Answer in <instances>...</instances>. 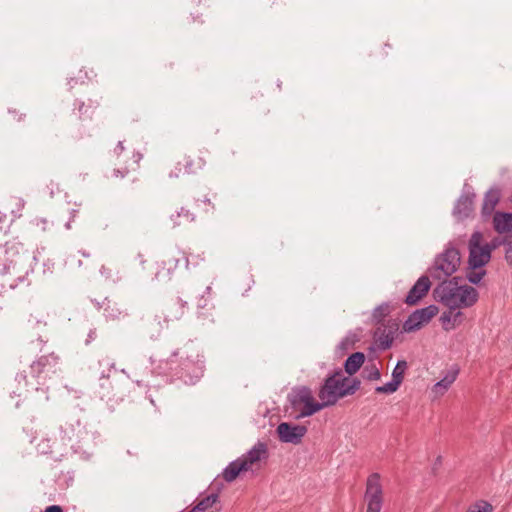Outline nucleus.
Returning a JSON list of instances; mask_svg holds the SVG:
<instances>
[{
  "label": "nucleus",
  "mask_w": 512,
  "mask_h": 512,
  "mask_svg": "<svg viewBox=\"0 0 512 512\" xmlns=\"http://www.w3.org/2000/svg\"><path fill=\"white\" fill-rule=\"evenodd\" d=\"M360 387V381L346 376L341 369L329 376L319 390L318 396L324 405L332 406L339 399L353 395Z\"/></svg>",
  "instance_id": "1"
},
{
  "label": "nucleus",
  "mask_w": 512,
  "mask_h": 512,
  "mask_svg": "<svg viewBox=\"0 0 512 512\" xmlns=\"http://www.w3.org/2000/svg\"><path fill=\"white\" fill-rule=\"evenodd\" d=\"M441 302L448 308L470 307L476 303L478 292L468 285H457L453 281H443L436 289Z\"/></svg>",
  "instance_id": "2"
},
{
  "label": "nucleus",
  "mask_w": 512,
  "mask_h": 512,
  "mask_svg": "<svg viewBox=\"0 0 512 512\" xmlns=\"http://www.w3.org/2000/svg\"><path fill=\"white\" fill-rule=\"evenodd\" d=\"M461 262L460 253L454 247L448 246L443 253L438 255L433 266L429 269L432 278L446 281V278L454 274Z\"/></svg>",
  "instance_id": "3"
},
{
  "label": "nucleus",
  "mask_w": 512,
  "mask_h": 512,
  "mask_svg": "<svg viewBox=\"0 0 512 512\" xmlns=\"http://www.w3.org/2000/svg\"><path fill=\"white\" fill-rule=\"evenodd\" d=\"M469 268H483L491 259L492 250L495 249V245L490 246L483 244V235L479 231H475L468 243Z\"/></svg>",
  "instance_id": "4"
},
{
  "label": "nucleus",
  "mask_w": 512,
  "mask_h": 512,
  "mask_svg": "<svg viewBox=\"0 0 512 512\" xmlns=\"http://www.w3.org/2000/svg\"><path fill=\"white\" fill-rule=\"evenodd\" d=\"M291 402L293 407L299 411V414L296 416L297 419L311 416L328 406L324 405L323 401L317 402L312 391L307 387L297 389Z\"/></svg>",
  "instance_id": "5"
},
{
  "label": "nucleus",
  "mask_w": 512,
  "mask_h": 512,
  "mask_svg": "<svg viewBox=\"0 0 512 512\" xmlns=\"http://www.w3.org/2000/svg\"><path fill=\"white\" fill-rule=\"evenodd\" d=\"M366 512H380L383 506V489L378 473L371 474L366 481L364 493Z\"/></svg>",
  "instance_id": "6"
},
{
  "label": "nucleus",
  "mask_w": 512,
  "mask_h": 512,
  "mask_svg": "<svg viewBox=\"0 0 512 512\" xmlns=\"http://www.w3.org/2000/svg\"><path fill=\"white\" fill-rule=\"evenodd\" d=\"M26 278L20 273L13 261L0 264V294L15 289L19 284H25Z\"/></svg>",
  "instance_id": "7"
},
{
  "label": "nucleus",
  "mask_w": 512,
  "mask_h": 512,
  "mask_svg": "<svg viewBox=\"0 0 512 512\" xmlns=\"http://www.w3.org/2000/svg\"><path fill=\"white\" fill-rule=\"evenodd\" d=\"M182 370L185 375H182L184 382L187 384H194L198 381L204 372V360L200 358L198 353L187 355L185 359L181 360Z\"/></svg>",
  "instance_id": "8"
},
{
  "label": "nucleus",
  "mask_w": 512,
  "mask_h": 512,
  "mask_svg": "<svg viewBox=\"0 0 512 512\" xmlns=\"http://www.w3.org/2000/svg\"><path fill=\"white\" fill-rule=\"evenodd\" d=\"M437 312L438 308L435 305L414 311L403 323L404 332L409 333L419 330L422 326L429 323Z\"/></svg>",
  "instance_id": "9"
},
{
  "label": "nucleus",
  "mask_w": 512,
  "mask_h": 512,
  "mask_svg": "<svg viewBox=\"0 0 512 512\" xmlns=\"http://www.w3.org/2000/svg\"><path fill=\"white\" fill-rule=\"evenodd\" d=\"M276 432L281 442L297 445L307 433V428L303 425L282 422L277 426Z\"/></svg>",
  "instance_id": "10"
},
{
  "label": "nucleus",
  "mask_w": 512,
  "mask_h": 512,
  "mask_svg": "<svg viewBox=\"0 0 512 512\" xmlns=\"http://www.w3.org/2000/svg\"><path fill=\"white\" fill-rule=\"evenodd\" d=\"M268 448L266 443L257 442L246 454L240 457L242 463H245L247 471H253L259 468V463L268 458Z\"/></svg>",
  "instance_id": "11"
},
{
  "label": "nucleus",
  "mask_w": 512,
  "mask_h": 512,
  "mask_svg": "<svg viewBox=\"0 0 512 512\" xmlns=\"http://www.w3.org/2000/svg\"><path fill=\"white\" fill-rule=\"evenodd\" d=\"M398 331V325L395 322L381 324L374 332V340L380 350H386L391 347L395 334Z\"/></svg>",
  "instance_id": "12"
},
{
  "label": "nucleus",
  "mask_w": 512,
  "mask_h": 512,
  "mask_svg": "<svg viewBox=\"0 0 512 512\" xmlns=\"http://www.w3.org/2000/svg\"><path fill=\"white\" fill-rule=\"evenodd\" d=\"M407 369V362L399 360L392 371V379L382 386H377L375 391L381 394H392L398 390L404 379V374Z\"/></svg>",
  "instance_id": "13"
},
{
  "label": "nucleus",
  "mask_w": 512,
  "mask_h": 512,
  "mask_svg": "<svg viewBox=\"0 0 512 512\" xmlns=\"http://www.w3.org/2000/svg\"><path fill=\"white\" fill-rule=\"evenodd\" d=\"M459 374V368L454 366L450 368L445 375L437 381L430 389V395L432 400H437L444 396L450 389L452 384L456 381Z\"/></svg>",
  "instance_id": "14"
},
{
  "label": "nucleus",
  "mask_w": 512,
  "mask_h": 512,
  "mask_svg": "<svg viewBox=\"0 0 512 512\" xmlns=\"http://www.w3.org/2000/svg\"><path fill=\"white\" fill-rule=\"evenodd\" d=\"M57 365L58 357L54 353L44 355L31 364V373L36 378H39L42 374L47 376L56 372Z\"/></svg>",
  "instance_id": "15"
},
{
  "label": "nucleus",
  "mask_w": 512,
  "mask_h": 512,
  "mask_svg": "<svg viewBox=\"0 0 512 512\" xmlns=\"http://www.w3.org/2000/svg\"><path fill=\"white\" fill-rule=\"evenodd\" d=\"M430 289V281L427 276H421L408 292L405 302L408 305L416 304Z\"/></svg>",
  "instance_id": "16"
},
{
  "label": "nucleus",
  "mask_w": 512,
  "mask_h": 512,
  "mask_svg": "<svg viewBox=\"0 0 512 512\" xmlns=\"http://www.w3.org/2000/svg\"><path fill=\"white\" fill-rule=\"evenodd\" d=\"M187 310V302L181 298H176L167 304L164 312L165 321H174L181 319Z\"/></svg>",
  "instance_id": "17"
},
{
  "label": "nucleus",
  "mask_w": 512,
  "mask_h": 512,
  "mask_svg": "<svg viewBox=\"0 0 512 512\" xmlns=\"http://www.w3.org/2000/svg\"><path fill=\"white\" fill-rule=\"evenodd\" d=\"M473 194H462L453 209V215L458 219L467 218L473 210Z\"/></svg>",
  "instance_id": "18"
},
{
  "label": "nucleus",
  "mask_w": 512,
  "mask_h": 512,
  "mask_svg": "<svg viewBox=\"0 0 512 512\" xmlns=\"http://www.w3.org/2000/svg\"><path fill=\"white\" fill-rule=\"evenodd\" d=\"M493 226L500 234L512 233V213H495L493 217Z\"/></svg>",
  "instance_id": "19"
},
{
  "label": "nucleus",
  "mask_w": 512,
  "mask_h": 512,
  "mask_svg": "<svg viewBox=\"0 0 512 512\" xmlns=\"http://www.w3.org/2000/svg\"><path fill=\"white\" fill-rule=\"evenodd\" d=\"M458 309L459 308H449L448 311L441 315L440 320L444 330H452L461 323L462 313Z\"/></svg>",
  "instance_id": "20"
},
{
  "label": "nucleus",
  "mask_w": 512,
  "mask_h": 512,
  "mask_svg": "<svg viewBox=\"0 0 512 512\" xmlns=\"http://www.w3.org/2000/svg\"><path fill=\"white\" fill-rule=\"evenodd\" d=\"M196 512H219L218 494L211 493L202 498L193 508Z\"/></svg>",
  "instance_id": "21"
},
{
  "label": "nucleus",
  "mask_w": 512,
  "mask_h": 512,
  "mask_svg": "<svg viewBox=\"0 0 512 512\" xmlns=\"http://www.w3.org/2000/svg\"><path fill=\"white\" fill-rule=\"evenodd\" d=\"M246 464L242 463L240 458L232 461L224 470H223V478L227 482L234 481L241 472H247Z\"/></svg>",
  "instance_id": "22"
},
{
  "label": "nucleus",
  "mask_w": 512,
  "mask_h": 512,
  "mask_svg": "<svg viewBox=\"0 0 512 512\" xmlns=\"http://www.w3.org/2000/svg\"><path fill=\"white\" fill-rule=\"evenodd\" d=\"M500 193L497 189H490L484 197L482 213L489 216L494 211L497 203L499 202Z\"/></svg>",
  "instance_id": "23"
},
{
  "label": "nucleus",
  "mask_w": 512,
  "mask_h": 512,
  "mask_svg": "<svg viewBox=\"0 0 512 512\" xmlns=\"http://www.w3.org/2000/svg\"><path fill=\"white\" fill-rule=\"evenodd\" d=\"M364 360L365 356L362 352L353 353L346 359L344 368L349 377L360 369Z\"/></svg>",
  "instance_id": "24"
},
{
  "label": "nucleus",
  "mask_w": 512,
  "mask_h": 512,
  "mask_svg": "<svg viewBox=\"0 0 512 512\" xmlns=\"http://www.w3.org/2000/svg\"><path fill=\"white\" fill-rule=\"evenodd\" d=\"M126 315H127V313H125L123 310H121L116 304H113V305L108 304L104 308V316L110 320L119 319L121 316H126Z\"/></svg>",
  "instance_id": "25"
},
{
  "label": "nucleus",
  "mask_w": 512,
  "mask_h": 512,
  "mask_svg": "<svg viewBox=\"0 0 512 512\" xmlns=\"http://www.w3.org/2000/svg\"><path fill=\"white\" fill-rule=\"evenodd\" d=\"M485 274L486 271L484 267L481 269L468 267V272L466 276L469 282H471L472 284H478L483 279Z\"/></svg>",
  "instance_id": "26"
},
{
  "label": "nucleus",
  "mask_w": 512,
  "mask_h": 512,
  "mask_svg": "<svg viewBox=\"0 0 512 512\" xmlns=\"http://www.w3.org/2000/svg\"><path fill=\"white\" fill-rule=\"evenodd\" d=\"M390 313V305L388 303H382L377 306L372 313V318L376 322L382 321Z\"/></svg>",
  "instance_id": "27"
},
{
  "label": "nucleus",
  "mask_w": 512,
  "mask_h": 512,
  "mask_svg": "<svg viewBox=\"0 0 512 512\" xmlns=\"http://www.w3.org/2000/svg\"><path fill=\"white\" fill-rule=\"evenodd\" d=\"M172 220L174 221V226H178L184 222H192L194 216L188 210L182 208L180 212H177L176 216H172Z\"/></svg>",
  "instance_id": "28"
},
{
  "label": "nucleus",
  "mask_w": 512,
  "mask_h": 512,
  "mask_svg": "<svg viewBox=\"0 0 512 512\" xmlns=\"http://www.w3.org/2000/svg\"><path fill=\"white\" fill-rule=\"evenodd\" d=\"M12 217L8 219V216L6 213L0 212V236L7 233L9 228V222L13 221L14 218L17 217L14 210L11 211Z\"/></svg>",
  "instance_id": "29"
},
{
  "label": "nucleus",
  "mask_w": 512,
  "mask_h": 512,
  "mask_svg": "<svg viewBox=\"0 0 512 512\" xmlns=\"http://www.w3.org/2000/svg\"><path fill=\"white\" fill-rule=\"evenodd\" d=\"M503 244L505 245V259L510 266H512V232L507 234Z\"/></svg>",
  "instance_id": "30"
},
{
  "label": "nucleus",
  "mask_w": 512,
  "mask_h": 512,
  "mask_svg": "<svg viewBox=\"0 0 512 512\" xmlns=\"http://www.w3.org/2000/svg\"><path fill=\"white\" fill-rule=\"evenodd\" d=\"M492 505L486 501L478 502L468 508L466 512H492Z\"/></svg>",
  "instance_id": "31"
},
{
  "label": "nucleus",
  "mask_w": 512,
  "mask_h": 512,
  "mask_svg": "<svg viewBox=\"0 0 512 512\" xmlns=\"http://www.w3.org/2000/svg\"><path fill=\"white\" fill-rule=\"evenodd\" d=\"M364 372L365 378L368 380H379L381 377L379 369L374 364L370 368L366 367Z\"/></svg>",
  "instance_id": "32"
},
{
  "label": "nucleus",
  "mask_w": 512,
  "mask_h": 512,
  "mask_svg": "<svg viewBox=\"0 0 512 512\" xmlns=\"http://www.w3.org/2000/svg\"><path fill=\"white\" fill-rule=\"evenodd\" d=\"M61 430L64 434L63 438L64 439H68V440H71L74 436V427L72 425H70L69 427L67 428H63L61 427Z\"/></svg>",
  "instance_id": "33"
},
{
  "label": "nucleus",
  "mask_w": 512,
  "mask_h": 512,
  "mask_svg": "<svg viewBox=\"0 0 512 512\" xmlns=\"http://www.w3.org/2000/svg\"><path fill=\"white\" fill-rule=\"evenodd\" d=\"M38 451L42 454H47L50 452L49 440H44L38 444Z\"/></svg>",
  "instance_id": "34"
},
{
  "label": "nucleus",
  "mask_w": 512,
  "mask_h": 512,
  "mask_svg": "<svg viewBox=\"0 0 512 512\" xmlns=\"http://www.w3.org/2000/svg\"><path fill=\"white\" fill-rule=\"evenodd\" d=\"M97 337L96 329H91L88 333V337L86 339V344H90Z\"/></svg>",
  "instance_id": "35"
},
{
  "label": "nucleus",
  "mask_w": 512,
  "mask_h": 512,
  "mask_svg": "<svg viewBox=\"0 0 512 512\" xmlns=\"http://www.w3.org/2000/svg\"><path fill=\"white\" fill-rule=\"evenodd\" d=\"M44 512H63L62 508L58 505L48 506Z\"/></svg>",
  "instance_id": "36"
},
{
  "label": "nucleus",
  "mask_w": 512,
  "mask_h": 512,
  "mask_svg": "<svg viewBox=\"0 0 512 512\" xmlns=\"http://www.w3.org/2000/svg\"><path fill=\"white\" fill-rule=\"evenodd\" d=\"M99 363H100V365H105L110 368H114V366H115L114 362H111L108 358H104V359L100 360Z\"/></svg>",
  "instance_id": "37"
},
{
  "label": "nucleus",
  "mask_w": 512,
  "mask_h": 512,
  "mask_svg": "<svg viewBox=\"0 0 512 512\" xmlns=\"http://www.w3.org/2000/svg\"><path fill=\"white\" fill-rule=\"evenodd\" d=\"M15 203H16V205L18 207V211H20L23 208V206H24V203H23V201L21 199H15Z\"/></svg>",
  "instance_id": "38"
},
{
  "label": "nucleus",
  "mask_w": 512,
  "mask_h": 512,
  "mask_svg": "<svg viewBox=\"0 0 512 512\" xmlns=\"http://www.w3.org/2000/svg\"><path fill=\"white\" fill-rule=\"evenodd\" d=\"M124 147H123V143L122 142H119L116 149H115V152L117 154L121 153L123 151Z\"/></svg>",
  "instance_id": "39"
},
{
  "label": "nucleus",
  "mask_w": 512,
  "mask_h": 512,
  "mask_svg": "<svg viewBox=\"0 0 512 512\" xmlns=\"http://www.w3.org/2000/svg\"><path fill=\"white\" fill-rule=\"evenodd\" d=\"M14 246H15V244H14V243L7 244L6 253H8V252H9V250L13 249V248H14Z\"/></svg>",
  "instance_id": "40"
},
{
  "label": "nucleus",
  "mask_w": 512,
  "mask_h": 512,
  "mask_svg": "<svg viewBox=\"0 0 512 512\" xmlns=\"http://www.w3.org/2000/svg\"><path fill=\"white\" fill-rule=\"evenodd\" d=\"M348 342H349V339H348V338H346L345 340H343V341L340 343V347H344Z\"/></svg>",
  "instance_id": "41"
},
{
  "label": "nucleus",
  "mask_w": 512,
  "mask_h": 512,
  "mask_svg": "<svg viewBox=\"0 0 512 512\" xmlns=\"http://www.w3.org/2000/svg\"><path fill=\"white\" fill-rule=\"evenodd\" d=\"M487 244H488V245H490V246L495 245V248H496V247L498 246V244H499V243H498V242H496V241H493V242H491V243H487Z\"/></svg>",
  "instance_id": "42"
},
{
  "label": "nucleus",
  "mask_w": 512,
  "mask_h": 512,
  "mask_svg": "<svg viewBox=\"0 0 512 512\" xmlns=\"http://www.w3.org/2000/svg\"><path fill=\"white\" fill-rule=\"evenodd\" d=\"M179 355L178 351L173 352L171 358H176Z\"/></svg>",
  "instance_id": "43"
},
{
  "label": "nucleus",
  "mask_w": 512,
  "mask_h": 512,
  "mask_svg": "<svg viewBox=\"0 0 512 512\" xmlns=\"http://www.w3.org/2000/svg\"><path fill=\"white\" fill-rule=\"evenodd\" d=\"M65 227H66L67 229H70V228H71V221H68V222L66 223Z\"/></svg>",
  "instance_id": "44"
},
{
  "label": "nucleus",
  "mask_w": 512,
  "mask_h": 512,
  "mask_svg": "<svg viewBox=\"0 0 512 512\" xmlns=\"http://www.w3.org/2000/svg\"><path fill=\"white\" fill-rule=\"evenodd\" d=\"M186 171H187L188 173L192 172V171H191V169H190V167H189L188 165L186 166Z\"/></svg>",
  "instance_id": "45"
},
{
  "label": "nucleus",
  "mask_w": 512,
  "mask_h": 512,
  "mask_svg": "<svg viewBox=\"0 0 512 512\" xmlns=\"http://www.w3.org/2000/svg\"><path fill=\"white\" fill-rule=\"evenodd\" d=\"M83 106H84V104H83V103H81V105H80V107H79V111H80V112H81V110H82V107H83Z\"/></svg>",
  "instance_id": "46"
},
{
  "label": "nucleus",
  "mask_w": 512,
  "mask_h": 512,
  "mask_svg": "<svg viewBox=\"0 0 512 512\" xmlns=\"http://www.w3.org/2000/svg\"><path fill=\"white\" fill-rule=\"evenodd\" d=\"M18 377H21V378H23V379H26V376H24V375H18V376H17V378H18Z\"/></svg>",
  "instance_id": "47"
},
{
  "label": "nucleus",
  "mask_w": 512,
  "mask_h": 512,
  "mask_svg": "<svg viewBox=\"0 0 512 512\" xmlns=\"http://www.w3.org/2000/svg\"><path fill=\"white\" fill-rule=\"evenodd\" d=\"M83 256L88 257L89 254L83 252Z\"/></svg>",
  "instance_id": "48"
},
{
  "label": "nucleus",
  "mask_w": 512,
  "mask_h": 512,
  "mask_svg": "<svg viewBox=\"0 0 512 512\" xmlns=\"http://www.w3.org/2000/svg\"><path fill=\"white\" fill-rule=\"evenodd\" d=\"M190 512H196L194 509H192Z\"/></svg>",
  "instance_id": "49"
}]
</instances>
